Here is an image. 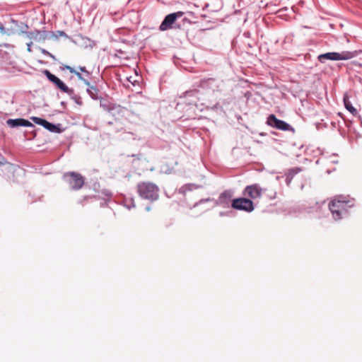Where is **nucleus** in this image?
Wrapping results in <instances>:
<instances>
[{"label":"nucleus","mask_w":362,"mask_h":362,"mask_svg":"<svg viewBox=\"0 0 362 362\" xmlns=\"http://www.w3.org/2000/svg\"><path fill=\"white\" fill-rule=\"evenodd\" d=\"M354 199L349 196L337 195L329 204V210L335 220H339L346 214L349 208L354 206Z\"/></svg>","instance_id":"1"},{"label":"nucleus","mask_w":362,"mask_h":362,"mask_svg":"<svg viewBox=\"0 0 362 362\" xmlns=\"http://www.w3.org/2000/svg\"><path fill=\"white\" fill-rule=\"evenodd\" d=\"M137 192L144 199L155 200L158 197V187L155 184L149 182L139 183L137 185Z\"/></svg>","instance_id":"2"},{"label":"nucleus","mask_w":362,"mask_h":362,"mask_svg":"<svg viewBox=\"0 0 362 362\" xmlns=\"http://www.w3.org/2000/svg\"><path fill=\"white\" fill-rule=\"evenodd\" d=\"M357 51H342L341 52H327L318 56V60L323 63L325 60L341 61L351 59L358 55Z\"/></svg>","instance_id":"3"},{"label":"nucleus","mask_w":362,"mask_h":362,"mask_svg":"<svg viewBox=\"0 0 362 362\" xmlns=\"http://www.w3.org/2000/svg\"><path fill=\"white\" fill-rule=\"evenodd\" d=\"M64 179L74 190L81 189L84 185V177L76 172L66 173L64 175Z\"/></svg>","instance_id":"4"},{"label":"nucleus","mask_w":362,"mask_h":362,"mask_svg":"<svg viewBox=\"0 0 362 362\" xmlns=\"http://www.w3.org/2000/svg\"><path fill=\"white\" fill-rule=\"evenodd\" d=\"M266 123L269 127L279 130L289 131L293 129L290 124L283 120L277 119L273 114L268 116Z\"/></svg>","instance_id":"5"},{"label":"nucleus","mask_w":362,"mask_h":362,"mask_svg":"<svg viewBox=\"0 0 362 362\" xmlns=\"http://www.w3.org/2000/svg\"><path fill=\"white\" fill-rule=\"evenodd\" d=\"M183 15L184 12L182 11H178L167 15L159 27L160 30L165 31L171 28L177 18L182 17Z\"/></svg>","instance_id":"6"},{"label":"nucleus","mask_w":362,"mask_h":362,"mask_svg":"<svg viewBox=\"0 0 362 362\" xmlns=\"http://www.w3.org/2000/svg\"><path fill=\"white\" fill-rule=\"evenodd\" d=\"M45 74L47 76V78L59 89L62 92L66 93H70L71 90L68 88V86L64 83L59 78H57L56 76L52 74L50 71L48 70L45 71Z\"/></svg>","instance_id":"7"},{"label":"nucleus","mask_w":362,"mask_h":362,"mask_svg":"<svg viewBox=\"0 0 362 362\" xmlns=\"http://www.w3.org/2000/svg\"><path fill=\"white\" fill-rule=\"evenodd\" d=\"M6 123L12 128L18 127H33V124L30 122L23 118L9 119L6 121Z\"/></svg>","instance_id":"8"},{"label":"nucleus","mask_w":362,"mask_h":362,"mask_svg":"<svg viewBox=\"0 0 362 362\" xmlns=\"http://www.w3.org/2000/svg\"><path fill=\"white\" fill-rule=\"evenodd\" d=\"M232 207L238 210L249 211V199L247 198L234 199L232 203Z\"/></svg>","instance_id":"9"},{"label":"nucleus","mask_w":362,"mask_h":362,"mask_svg":"<svg viewBox=\"0 0 362 362\" xmlns=\"http://www.w3.org/2000/svg\"><path fill=\"white\" fill-rule=\"evenodd\" d=\"M31 119L36 124L43 126L45 129H48L50 132H55L57 129V127L47 122V120L37 117H32Z\"/></svg>","instance_id":"10"},{"label":"nucleus","mask_w":362,"mask_h":362,"mask_svg":"<svg viewBox=\"0 0 362 362\" xmlns=\"http://www.w3.org/2000/svg\"><path fill=\"white\" fill-rule=\"evenodd\" d=\"M343 101L345 108L353 115L356 116L358 115V112L356 109L352 105L349 100V96L347 93H345L343 97Z\"/></svg>","instance_id":"11"},{"label":"nucleus","mask_w":362,"mask_h":362,"mask_svg":"<svg viewBox=\"0 0 362 362\" xmlns=\"http://www.w3.org/2000/svg\"><path fill=\"white\" fill-rule=\"evenodd\" d=\"M262 189L257 185H250V198L255 199L261 195Z\"/></svg>","instance_id":"12"},{"label":"nucleus","mask_w":362,"mask_h":362,"mask_svg":"<svg viewBox=\"0 0 362 362\" xmlns=\"http://www.w3.org/2000/svg\"><path fill=\"white\" fill-rule=\"evenodd\" d=\"M300 172V169L298 168L289 170L286 177V182L288 185L291 183L293 177Z\"/></svg>","instance_id":"13"},{"label":"nucleus","mask_w":362,"mask_h":362,"mask_svg":"<svg viewBox=\"0 0 362 362\" xmlns=\"http://www.w3.org/2000/svg\"><path fill=\"white\" fill-rule=\"evenodd\" d=\"M61 69H62V70L66 69V70L69 71L70 73L74 74L78 77V78L79 80L84 81L81 74L78 71H76L73 67L68 66V65H63L62 66H61Z\"/></svg>","instance_id":"14"},{"label":"nucleus","mask_w":362,"mask_h":362,"mask_svg":"<svg viewBox=\"0 0 362 362\" xmlns=\"http://www.w3.org/2000/svg\"><path fill=\"white\" fill-rule=\"evenodd\" d=\"M6 164L8 165V166L10 168H13V167H14L13 164L8 163L6 161V160L3 156H0V165H6Z\"/></svg>","instance_id":"15"},{"label":"nucleus","mask_w":362,"mask_h":362,"mask_svg":"<svg viewBox=\"0 0 362 362\" xmlns=\"http://www.w3.org/2000/svg\"><path fill=\"white\" fill-rule=\"evenodd\" d=\"M53 35L55 36V37H63V36H66V33L64 32V31H60V30H58L56 34H53Z\"/></svg>","instance_id":"16"},{"label":"nucleus","mask_w":362,"mask_h":362,"mask_svg":"<svg viewBox=\"0 0 362 362\" xmlns=\"http://www.w3.org/2000/svg\"><path fill=\"white\" fill-rule=\"evenodd\" d=\"M90 92V94L91 95L93 98H96V97L94 95V92L97 93L98 90L95 88L94 87H91V89L88 90Z\"/></svg>","instance_id":"17"},{"label":"nucleus","mask_w":362,"mask_h":362,"mask_svg":"<svg viewBox=\"0 0 362 362\" xmlns=\"http://www.w3.org/2000/svg\"><path fill=\"white\" fill-rule=\"evenodd\" d=\"M0 33H2V34H5L6 33L5 28H4V25L1 23H0Z\"/></svg>","instance_id":"18"},{"label":"nucleus","mask_w":362,"mask_h":362,"mask_svg":"<svg viewBox=\"0 0 362 362\" xmlns=\"http://www.w3.org/2000/svg\"><path fill=\"white\" fill-rule=\"evenodd\" d=\"M78 69L81 71L84 72V73L87 74L88 75L89 74V72L86 70L85 66H80Z\"/></svg>","instance_id":"19"},{"label":"nucleus","mask_w":362,"mask_h":362,"mask_svg":"<svg viewBox=\"0 0 362 362\" xmlns=\"http://www.w3.org/2000/svg\"><path fill=\"white\" fill-rule=\"evenodd\" d=\"M32 44H33L32 42H30L27 44V45H28V51L30 52L32 51L31 50V45H32Z\"/></svg>","instance_id":"20"},{"label":"nucleus","mask_w":362,"mask_h":362,"mask_svg":"<svg viewBox=\"0 0 362 362\" xmlns=\"http://www.w3.org/2000/svg\"><path fill=\"white\" fill-rule=\"evenodd\" d=\"M253 209H254V207H253L252 202V201H250V212L253 210Z\"/></svg>","instance_id":"21"},{"label":"nucleus","mask_w":362,"mask_h":362,"mask_svg":"<svg viewBox=\"0 0 362 362\" xmlns=\"http://www.w3.org/2000/svg\"><path fill=\"white\" fill-rule=\"evenodd\" d=\"M132 78V77H129V78L128 77V78H127V79H128V81H129L130 83H132V84H134V83L135 82V81H132V78Z\"/></svg>","instance_id":"22"},{"label":"nucleus","mask_w":362,"mask_h":362,"mask_svg":"<svg viewBox=\"0 0 362 362\" xmlns=\"http://www.w3.org/2000/svg\"><path fill=\"white\" fill-rule=\"evenodd\" d=\"M132 78V77H129V78L128 77V78H127V79H128V81H129L130 83H132V84H134V83L135 82V81H132V78Z\"/></svg>","instance_id":"23"},{"label":"nucleus","mask_w":362,"mask_h":362,"mask_svg":"<svg viewBox=\"0 0 362 362\" xmlns=\"http://www.w3.org/2000/svg\"><path fill=\"white\" fill-rule=\"evenodd\" d=\"M249 189V186H247L245 189V191H247Z\"/></svg>","instance_id":"24"}]
</instances>
